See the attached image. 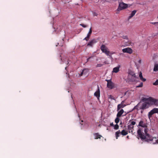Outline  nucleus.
<instances>
[{"mask_svg": "<svg viewBox=\"0 0 158 158\" xmlns=\"http://www.w3.org/2000/svg\"><path fill=\"white\" fill-rule=\"evenodd\" d=\"M145 134L142 132L140 129H138L137 133L138 138H140L143 142L152 143L153 144L158 143V139L156 137H153L151 135L147 133V129L145 128L144 130Z\"/></svg>", "mask_w": 158, "mask_h": 158, "instance_id": "obj_1", "label": "nucleus"}, {"mask_svg": "<svg viewBox=\"0 0 158 158\" xmlns=\"http://www.w3.org/2000/svg\"><path fill=\"white\" fill-rule=\"evenodd\" d=\"M150 97L148 98H143L142 99V101L143 102H140L133 108V110L136 109L137 110H145L149 108V104L148 102Z\"/></svg>", "mask_w": 158, "mask_h": 158, "instance_id": "obj_2", "label": "nucleus"}, {"mask_svg": "<svg viewBox=\"0 0 158 158\" xmlns=\"http://www.w3.org/2000/svg\"><path fill=\"white\" fill-rule=\"evenodd\" d=\"M128 7V5L127 4L123 2H119V5L118 8L117 9V10L119 11L120 10L127 8Z\"/></svg>", "mask_w": 158, "mask_h": 158, "instance_id": "obj_3", "label": "nucleus"}, {"mask_svg": "<svg viewBox=\"0 0 158 158\" xmlns=\"http://www.w3.org/2000/svg\"><path fill=\"white\" fill-rule=\"evenodd\" d=\"M100 49L102 52L105 53L106 55H109V54L110 53V51L108 49L105 45H102Z\"/></svg>", "mask_w": 158, "mask_h": 158, "instance_id": "obj_4", "label": "nucleus"}, {"mask_svg": "<svg viewBox=\"0 0 158 158\" xmlns=\"http://www.w3.org/2000/svg\"><path fill=\"white\" fill-rule=\"evenodd\" d=\"M155 113H158V108H154L148 112V118L150 119L152 115Z\"/></svg>", "mask_w": 158, "mask_h": 158, "instance_id": "obj_5", "label": "nucleus"}, {"mask_svg": "<svg viewBox=\"0 0 158 158\" xmlns=\"http://www.w3.org/2000/svg\"><path fill=\"white\" fill-rule=\"evenodd\" d=\"M121 134L123 136L126 135L128 134V131L124 130H123L121 132L119 130L115 132V134L116 139H117L118 137H119V134Z\"/></svg>", "mask_w": 158, "mask_h": 158, "instance_id": "obj_6", "label": "nucleus"}, {"mask_svg": "<svg viewBox=\"0 0 158 158\" xmlns=\"http://www.w3.org/2000/svg\"><path fill=\"white\" fill-rule=\"evenodd\" d=\"M107 82V87L110 89H112L114 87V84L110 81V80H106Z\"/></svg>", "mask_w": 158, "mask_h": 158, "instance_id": "obj_7", "label": "nucleus"}, {"mask_svg": "<svg viewBox=\"0 0 158 158\" xmlns=\"http://www.w3.org/2000/svg\"><path fill=\"white\" fill-rule=\"evenodd\" d=\"M148 103L149 104V107L153 105L155 106V98L151 97H150L149 102Z\"/></svg>", "mask_w": 158, "mask_h": 158, "instance_id": "obj_8", "label": "nucleus"}, {"mask_svg": "<svg viewBox=\"0 0 158 158\" xmlns=\"http://www.w3.org/2000/svg\"><path fill=\"white\" fill-rule=\"evenodd\" d=\"M123 52L124 53H127L131 54L132 52V49L130 48H124L122 50Z\"/></svg>", "mask_w": 158, "mask_h": 158, "instance_id": "obj_9", "label": "nucleus"}, {"mask_svg": "<svg viewBox=\"0 0 158 158\" xmlns=\"http://www.w3.org/2000/svg\"><path fill=\"white\" fill-rule=\"evenodd\" d=\"M94 95L99 100L100 97V90L98 86L97 90L94 93Z\"/></svg>", "mask_w": 158, "mask_h": 158, "instance_id": "obj_10", "label": "nucleus"}, {"mask_svg": "<svg viewBox=\"0 0 158 158\" xmlns=\"http://www.w3.org/2000/svg\"><path fill=\"white\" fill-rule=\"evenodd\" d=\"M139 126L143 127H147V124L144 123L142 120H141L139 123Z\"/></svg>", "mask_w": 158, "mask_h": 158, "instance_id": "obj_11", "label": "nucleus"}, {"mask_svg": "<svg viewBox=\"0 0 158 158\" xmlns=\"http://www.w3.org/2000/svg\"><path fill=\"white\" fill-rule=\"evenodd\" d=\"M89 72V70L87 69H83L80 74V76H81L83 75H86Z\"/></svg>", "mask_w": 158, "mask_h": 158, "instance_id": "obj_12", "label": "nucleus"}, {"mask_svg": "<svg viewBox=\"0 0 158 158\" xmlns=\"http://www.w3.org/2000/svg\"><path fill=\"white\" fill-rule=\"evenodd\" d=\"M135 76H136L134 72L132 71H130L128 73V77H131V76H133L134 78H135Z\"/></svg>", "mask_w": 158, "mask_h": 158, "instance_id": "obj_13", "label": "nucleus"}, {"mask_svg": "<svg viewBox=\"0 0 158 158\" xmlns=\"http://www.w3.org/2000/svg\"><path fill=\"white\" fill-rule=\"evenodd\" d=\"M134 126H131L128 125L127 126V130L129 133H133V130L134 129Z\"/></svg>", "mask_w": 158, "mask_h": 158, "instance_id": "obj_14", "label": "nucleus"}, {"mask_svg": "<svg viewBox=\"0 0 158 158\" xmlns=\"http://www.w3.org/2000/svg\"><path fill=\"white\" fill-rule=\"evenodd\" d=\"M118 111V113L116 115L117 117H120L124 112V110L123 109H122Z\"/></svg>", "mask_w": 158, "mask_h": 158, "instance_id": "obj_15", "label": "nucleus"}, {"mask_svg": "<svg viewBox=\"0 0 158 158\" xmlns=\"http://www.w3.org/2000/svg\"><path fill=\"white\" fill-rule=\"evenodd\" d=\"M94 139H100L101 137L102 136L99 134L98 133H96L94 134Z\"/></svg>", "mask_w": 158, "mask_h": 158, "instance_id": "obj_16", "label": "nucleus"}, {"mask_svg": "<svg viewBox=\"0 0 158 158\" xmlns=\"http://www.w3.org/2000/svg\"><path fill=\"white\" fill-rule=\"evenodd\" d=\"M123 102H122L121 104L118 105L117 106V111H118L121 108H123L126 106L125 105L123 104Z\"/></svg>", "mask_w": 158, "mask_h": 158, "instance_id": "obj_17", "label": "nucleus"}, {"mask_svg": "<svg viewBox=\"0 0 158 158\" xmlns=\"http://www.w3.org/2000/svg\"><path fill=\"white\" fill-rule=\"evenodd\" d=\"M137 11L135 10H133L130 14V16L128 17V19L129 20L135 14Z\"/></svg>", "mask_w": 158, "mask_h": 158, "instance_id": "obj_18", "label": "nucleus"}, {"mask_svg": "<svg viewBox=\"0 0 158 158\" xmlns=\"http://www.w3.org/2000/svg\"><path fill=\"white\" fill-rule=\"evenodd\" d=\"M120 66H119L118 67H115L113 68L112 72L115 73H117L119 71V68Z\"/></svg>", "mask_w": 158, "mask_h": 158, "instance_id": "obj_19", "label": "nucleus"}, {"mask_svg": "<svg viewBox=\"0 0 158 158\" xmlns=\"http://www.w3.org/2000/svg\"><path fill=\"white\" fill-rule=\"evenodd\" d=\"M137 78H138V77H137L136 76H135V78H134L133 76H131V77H128V79L130 81H134L136 80Z\"/></svg>", "mask_w": 158, "mask_h": 158, "instance_id": "obj_20", "label": "nucleus"}, {"mask_svg": "<svg viewBox=\"0 0 158 158\" xmlns=\"http://www.w3.org/2000/svg\"><path fill=\"white\" fill-rule=\"evenodd\" d=\"M95 43V40H92L91 41H90L87 44V46L92 47Z\"/></svg>", "mask_w": 158, "mask_h": 158, "instance_id": "obj_21", "label": "nucleus"}, {"mask_svg": "<svg viewBox=\"0 0 158 158\" xmlns=\"http://www.w3.org/2000/svg\"><path fill=\"white\" fill-rule=\"evenodd\" d=\"M139 77L140 79L143 81H146V79L143 77L142 75V73L141 72H140L139 73Z\"/></svg>", "mask_w": 158, "mask_h": 158, "instance_id": "obj_22", "label": "nucleus"}, {"mask_svg": "<svg viewBox=\"0 0 158 158\" xmlns=\"http://www.w3.org/2000/svg\"><path fill=\"white\" fill-rule=\"evenodd\" d=\"M92 32L91 27L89 29V31L87 35V38H89L90 35H91Z\"/></svg>", "mask_w": 158, "mask_h": 158, "instance_id": "obj_23", "label": "nucleus"}, {"mask_svg": "<svg viewBox=\"0 0 158 158\" xmlns=\"http://www.w3.org/2000/svg\"><path fill=\"white\" fill-rule=\"evenodd\" d=\"M153 70L156 71L158 70V64H156L155 65Z\"/></svg>", "mask_w": 158, "mask_h": 158, "instance_id": "obj_24", "label": "nucleus"}, {"mask_svg": "<svg viewBox=\"0 0 158 158\" xmlns=\"http://www.w3.org/2000/svg\"><path fill=\"white\" fill-rule=\"evenodd\" d=\"M131 42L130 40H128L127 42H126L125 45L126 46H129L131 44Z\"/></svg>", "mask_w": 158, "mask_h": 158, "instance_id": "obj_25", "label": "nucleus"}, {"mask_svg": "<svg viewBox=\"0 0 158 158\" xmlns=\"http://www.w3.org/2000/svg\"><path fill=\"white\" fill-rule=\"evenodd\" d=\"M119 117H117L115 119V122L116 124H118L119 121Z\"/></svg>", "mask_w": 158, "mask_h": 158, "instance_id": "obj_26", "label": "nucleus"}, {"mask_svg": "<svg viewBox=\"0 0 158 158\" xmlns=\"http://www.w3.org/2000/svg\"><path fill=\"white\" fill-rule=\"evenodd\" d=\"M114 128L115 130H117L118 129L119 126L117 124H116L114 125Z\"/></svg>", "mask_w": 158, "mask_h": 158, "instance_id": "obj_27", "label": "nucleus"}, {"mask_svg": "<svg viewBox=\"0 0 158 158\" xmlns=\"http://www.w3.org/2000/svg\"><path fill=\"white\" fill-rule=\"evenodd\" d=\"M135 123H136L135 122L133 121L131 122L130 124L129 125L131 126H134V125L135 124Z\"/></svg>", "mask_w": 158, "mask_h": 158, "instance_id": "obj_28", "label": "nucleus"}, {"mask_svg": "<svg viewBox=\"0 0 158 158\" xmlns=\"http://www.w3.org/2000/svg\"><path fill=\"white\" fill-rule=\"evenodd\" d=\"M143 86V83L142 82H141L140 84L137 85L136 86V87L137 88H139V87H142Z\"/></svg>", "mask_w": 158, "mask_h": 158, "instance_id": "obj_29", "label": "nucleus"}, {"mask_svg": "<svg viewBox=\"0 0 158 158\" xmlns=\"http://www.w3.org/2000/svg\"><path fill=\"white\" fill-rule=\"evenodd\" d=\"M155 106H158V99H155Z\"/></svg>", "mask_w": 158, "mask_h": 158, "instance_id": "obj_30", "label": "nucleus"}, {"mask_svg": "<svg viewBox=\"0 0 158 158\" xmlns=\"http://www.w3.org/2000/svg\"><path fill=\"white\" fill-rule=\"evenodd\" d=\"M108 98L109 99H110L111 100L113 99L114 100V98L113 96H112L111 95H110L109 96Z\"/></svg>", "mask_w": 158, "mask_h": 158, "instance_id": "obj_31", "label": "nucleus"}, {"mask_svg": "<svg viewBox=\"0 0 158 158\" xmlns=\"http://www.w3.org/2000/svg\"><path fill=\"white\" fill-rule=\"evenodd\" d=\"M122 38L123 39H125L126 40H128V37L127 35H123L122 36Z\"/></svg>", "mask_w": 158, "mask_h": 158, "instance_id": "obj_32", "label": "nucleus"}, {"mask_svg": "<svg viewBox=\"0 0 158 158\" xmlns=\"http://www.w3.org/2000/svg\"><path fill=\"white\" fill-rule=\"evenodd\" d=\"M154 85H158V80H157L155 82L153 83Z\"/></svg>", "mask_w": 158, "mask_h": 158, "instance_id": "obj_33", "label": "nucleus"}, {"mask_svg": "<svg viewBox=\"0 0 158 158\" xmlns=\"http://www.w3.org/2000/svg\"><path fill=\"white\" fill-rule=\"evenodd\" d=\"M103 65L102 64H98L97 65L96 67H102Z\"/></svg>", "mask_w": 158, "mask_h": 158, "instance_id": "obj_34", "label": "nucleus"}, {"mask_svg": "<svg viewBox=\"0 0 158 158\" xmlns=\"http://www.w3.org/2000/svg\"><path fill=\"white\" fill-rule=\"evenodd\" d=\"M80 25L82 26L83 27H87V26L86 25H84L83 24H81Z\"/></svg>", "mask_w": 158, "mask_h": 158, "instance_id": "obj_35", "label": "nucleus"}, {"mask_svg": "<svg viewBox=\"0 0 158 158\" xmlns=\"http://www.w3.org/2000/svg\"><path fill=\"white\" fill-rule=\"evenodd\" d=\"M89 38H87V36L85 37L84 39V40H85L86 41H88L89 39Z\"/></svg>", "mask_w": 158, "mask_h": 158, "instance_id": "obj_36", "label": "nucleus"}, {"mask_svg": "<svg viewBox=\"0 0 158 158\" xmlns=\"http://www.w3.org/2000/svg\"><path fill=\"white\" fill-rule=\"evenodd\" d=\"M114 52H110V53H109V55H112V54H114Z\"/></svg>", "mask_w": 158, "mask_h": 158, "instance_id": "obj_37", "label": "nucleus"}, {"mask_svg": "<svg viewBox=\"0 0 158 158\" xmlns=\"http://www.w3.org/2000/svg\"><path fill=\"white\" fill-rule=\"evenodd\" d=\"M138 62L139 64H141V59H139V60L138 61Z\"/></svg>", "mask_w": 158, "mask_h": 158, "instance_id": "obj_38", "label": "nucleus"}, {"mask_svg": "<svg viewBox=\"0 0 158 158\" xmlns=\"http://www.w3.org/2000/svg\"><path fill=\"white\" fill-rule=\"evenodd\" d=\"M151 23L153 24L154 25L156 24H158V22H155V23Z\"/></svg>", "mask_w": 158, "mask_h": 158, "instance_id": "obj_39", "label": "nucleus"}, {"mask_svg": "<svg viewBox=\"0 0 158 158\" xmlns=\"http://www.w3.org/2000/svg\"><path fill=\"white\" fill-rule=\"evenodd\" d=\"M107 56H110V58H111V59H112L113 58H112V56H111V55H107Z\"/></svg>", "mask_w": 158, "mask_h": 158, "instance_id": "obj_40", "label": "nucleus"}, {"mask_svg": "<svg viewBox=\"0 0 158 158\" xmlns=\"http://www.w3.org/2000/svg\"><path fill=\"white\" fill-rule=\"evenodd\" d=\"M110 126H114V125L113 124V123H110Z\"/></svg>", "mask_w": 158, "mask_h": 158, "instance_id": "obj_41", "label": "nucleus"}, {"mask_svg": "<svg viewBox=\"0 0 158 158\" xmlns=\"http://www.w3.org/2000/svg\"><path fill=\"white\" fill-rule=\"evenodd\" d=\"M90 58H91V57H89V58H88L87 59V62H88V61H89V60Z\"/></svg>", "mask_w": 158, "mask_h": 158, "instance_id": "obj_42", "label": "nucleus"}, {"mask_svg": "<svg viewBox=\"0 0 158 158\" xmlns=\"http://www.w3.org/2000/svg\"><path fill=\"white\" fill-rule=\"evenodd\" d=\"M141 110V113H142L143 112V110Z\"/></svg>", "mask_w": 158, "mask_h": 158, "instance_id": "obj_43", "label": "nucleus"}, {"mask_svg": "<svg viewBox=\"0 0 158 158\" xmlns=\"http://www.w3.org/2000/svg\"><path fill=\"white\" fill-rule=\"evenodd\" d=\"M127 139H129V136H128H128H127Z\"/></svg>", "mask_w": 158, "mask_h": 158, "instance_id": "obj_44", "label": "nucleus"}, {"mask_svg": "<svg viewBox=\"0 0 158 158\" xmlns=\"http://www.w3.org/2000/svg\"><path fill=\"white\" fill-rule=\"evenodd\" d=\"M104 63L105 64H106V61H104Z\"/></svg>", "mask_w": 158, "mask_h": 158, "instance_id": "obj_45", "label": "nucleus"}, {"mask_svg": "<svg viewBox=\"0 0 158 158\" xmlns=\"http://www.w3.org/2000/svg\"><path fill=\"white\" fill-rule=\"evenodd\" d=\"M125 115H125L127 114V113H126L125 112Z\"/></svg>", "mask_w": 158, "mask_h": 158, "instance_id": "obj_46", "label": "nucleus"}, {"mask_svg": "<svg viewBox=\"0 0 158 158\" xmlns=\"http://www.w3.org/2000/svg\"><path fill=\"white\" fill-rule=\"evenodd\" d=\"M81 122H83V120H81Z\"/></svg>", "mask_w": 158, "mask_h": 158, "instance_id": "obj_47", "label": "nucleus"}, {"mask_svg": "<svg viewBox=\"0 0 158 158\" xmlns=\"http://www.w3.org/2000/svg\"><path fill=\"white\" fill-rule=\"evenodd\" d=\"M66 68H67V67H66L65 68V69H66Z\"/></svg>", "mask_w": 158, "mask_h": 158, "instance_id": "obj_48", "label": "nucleus"}]
</instances>
